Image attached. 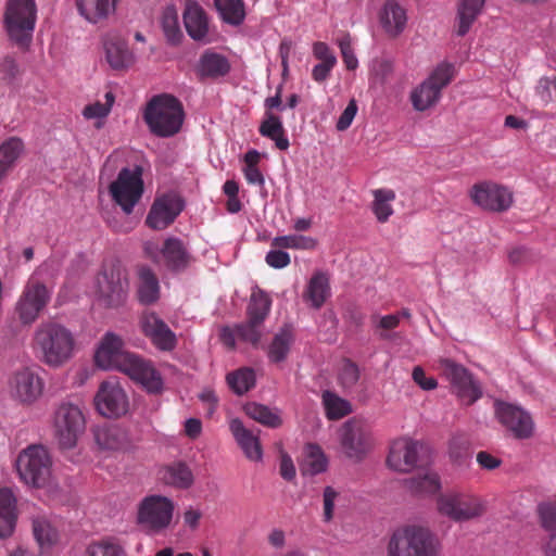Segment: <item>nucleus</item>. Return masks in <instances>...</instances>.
I'll return each mask as SVG.
<instances>
[{"label":"nucleus","mask_w":556,"mask_h":556,"mask_svg":"<svg viewBox=\"0 0 556 556\" xmlns=\"http://www.w3.org/2000/svg\"><path fill=\"white\" fill-rule=\"evenodd\" d=\"M96 364L103 369H116L139 383L148 393L160 394L164 382L160 371L150 361L123 349V340L108 333L101 341L94 356Z\"/></svg>","instance_id":"nucleus-1"},{"label":"nucleus","mask_w":556,"mask_h":556,"mask_svg":"<svg viewBox=\"0 0 556 556\" xmlns=\"http://www.w3.org/2000/svg\"><path fill=\"white\" fill-rule=\"evenodd\" d=\"M75 343L72 331L58 323L41 324L34 336L41 362L52 368L63 366L73 357Z\"/></svg>","instance_id":"nucleus-2"},{"label":"nucleus","mask_w":556,"mask_h":556,"mask_svg":"<svg viewBox=\"0 0 556 556\" xmlns=\"http://www.w3.org/2000/svg\"><path fill=\"white\" fill-rule=\"evenodd\" d=\"M143 119L156 137L169 138L178 134L185 119L182 103L168 93L151 98L143 112Z\"/></svg>","instance_id":"nucleus-3"},{"label":"nucleus","mask_w":556,"mask_h":556,"mask_svg":"<svg viewBox=\"0 0 556 556\" xmlns=\"http://www.w3.org/2000/svg\"><path fill=\"white\" fill-rule=\"evenodd\" d=\"M442 544L429 528L407 525L397 528L388 543L389 556H441Z\"/></svg>","instance_id":"nucleus-4"},{"label":"nucleus","mask_w":556,"mask_h":556,"mask_svg":"<svg viewBox=\"0 0 556 556\" xmlns=\"http://www.w3.org/2000/svg\"><path fill=\"white\" fill-rule=\"evenodd\" d=\"M37 21L35 0H8L3 25L8 37L20 49L27 50L31 43Z\"/></svg>","instance_id":"nucleus-5"},{"label":"nucleus","mask_w":556,"mask_h":556,"mask_svg":"<svg viewBox=\"0 0 556 556\" xmlns=\"http://www.w3.org/2000/svg\"><path fill=\"white\" fill-rule=\"evenodd\" d=\"M437 509L440 515L455 522H464L483 516L486 506L485 502L476 494L447 491L437 497Z\"/></svg>","instance_id":"nucleus-6"},{"label":"nucleus","mask_w":556,"mask_h":556,"mask_svg":"<svg viewBox=\"0 0 556 556\" xmlns=\"http://www.w3.org/2000/svg\"><path fill=\"white\" fill-rule=\"evenodd\" d=\"M174 502L163 495H148L138 505L137 523L148 534H161L172 525Z\"/></svg>","instance_id":"nucleus-7"},{"label":"nucleus","mask_w":556,"mask_h":556,"mask_svg":"<svg viewBox=\"0 0 556 556\" xmlns=\"http://www.w3.org/2000/svg\"><path fill=\"white\" fill-rule=\"evenodd\" d=\"M52 459L42 445H29L17 456L16 469L21 480L34 488H43L51 477Z\"/></svg>","instance_id":"nucleus-8"},{"label":"nucleus","mask_w":556,"mask_h":556,"mask_svg":"<svg viewBox=\"0 0 556 556\" xmlns=\"http://www.w3.org/2000/svg\"><path fill=\"white\" fill-rule=\"evenodd\" d=\"M454 77V67L448 63L439 64L429 77L417 86L410 93V102L416 111L424 112L435 105L441 91Z\"/></svg>","instance_id":"nucleus-9"},{"label":"nucleus","mask_w":556,"mask_h":556,"mask_svg":"<svg viewBox=\"0 0 556 556\" xmlns=\"http://www.w3.org/2000/svg\"><path fill=\"white\" fill-rule=\"evenodd\" d=\"M52 290L35 276L29 277L15 304V312L23 325L34 324L51 300Z\"/></svg>","instance_id":"nucleus-10"},{"label":"nucleus","mask_w":556,"mask_h":556,"mask_svg":"<svg viewBox=\"0 0 556 556\" xmlns=\"http://www.w3.org/2000/svg\"><path fill=\"white\" fill-rule=\"evenodd\" d=\"M54 437L62 450L73 448L85 430V417L77 405L64 402L53 418Z\"/></svg>","instance_id":"nucleus-11"},{"label":"nucleus","mask_w":556,"mask_h":556,"mask_svg":"<svg viewBox=\"0 0 556 556\" xmlns=\"http://www.w3.org/2000/svg\"><path fill=\"white\" fill-rule=\"evenodd\" d=\"M437 368L450 381L453 392L466 405H471L481 397L480 384L462 364L451 358H440Z\"/></svg>","instance_id":"nucleus-12"},{"label":"nucleus","mask_w":556,"mask_h":556,"mask_svg":"<svg viewBox=\"0 0 556 556\" xmlns=\"http://www.w3.org/2000/svg\"><path fill=\"white\" fill-rule=\"evenodd\" d=\"M341 446L349 458L361 460L374 447L370 424L362 418H351L341 427Z\"/></svg>","instance_id":"nucleus-13"},{"label":"nucleus","mask_w":556,"mask_h":556,"mask_svg":"<svg viewBox=\"0 0 556 556\" xmlns=\"http://www.w3.org/2000/svg\"><path fill=\"white\" fill-rule=\"evenodd\" d=\"M109 189L113 200L122 207L123 212L132 213L144 190L141 167L121 169L116 180L110 185Z\"/></svg>","instance_id":"nucleus-14"},{"label":"nucleus","mask_w":556,"mask_h":556,"mask_svg":"<svg viewBox=\"0 0 556 556\" xmlns=\"http://www.w3.org/2000/svg\"><path fill=\"white\" fill-rule=\"evenodd\" d=\"M494 412L502 426L509 430L517 439H528L533 433V420L521 407L496 401Z\"/></svg>","instance_id":"nucleus-15"},{"label":"nucleus","mask_w":556,"mask_h":556,"mask_svg":"<svg viewBox=\"0 0 556 556\" xmlns=\"http://www.w3.org/2000/svg\"><path fill=\"white\" fill-rule=\"evenodd\" d=\"M422 445L409 438H399L390 444L387 456V465L389 468L408 472L418 466L420 462V451Z\"/></svg>","instance_id":"nucleus-16"},{"label":"nucleus","mask_w":556,"mask_h":556,"mask_svg":"<svg viewBox=\"0 0 556 556\" xmlns=\"http://www.w3.org/2000/svg\"><path fill=\"white\" fill-rule=\"evenodd\" d=\"M98 412L109 418L119 417L128 410V399L117 381H103L94 397Z\"/></svg>","instance_id":"nucleus-17"},{"label":"nucleus","mask_w":556,"mask_h":556,"mask_svg":"<svg viewBox=\"0 0 556 556\" xmlns=\"http://www.w3.org/2000/svg\"><path fill=\"white\" fill-rule=\"evenodd\" d=\"M141 330L151 343L162 352H172L177 346V337L167 324L154 312H146L140 318Z\"/></svg>","instance_id":"nucleus-18"},{"label":"nucleus","mask_w":556,"mask_h":556,"mask_svg":"<svg viewBox=\"0 0 556 556\" xmlns=\"http://www.w3.org/2000/svg\"><path fill=\"white\" fill-rule=\"evenodd\" d=\"M184 210L182 200L175 194H164L154 200L146 224L155 230H163L173 224Z\"/></svg>","instance_id":"nucleus-19"},{"label":"nucleus","mask_w":556,"mask_h":556,"mask_svg":"<svg viewBox=\"0 0 556 556\" xmlns=\"http://www.w3.org/2000/svg\"><path fill=\"white\" fill-rule=\"evenodd\" d=\"M471 198L479 206L495 212L506 211L513 203V193L506 187L492 182L475 185Z\"/></svg>","instance_id":"nucleus-20"},{"label":"nucleus","mask_w":556,"mask_h":556,"mask_svg":"<svg viewBox=\"0 0 556 556\" xmlns=\"http://www.w3.org/2000/svg\"><path fill=\"white\" fill-rule=\"evenodd\" d=\"M43 381L30 368H22L10 379L11 394L23 404H33L42 394Z\"/></svg>","instance_id":"nucleus-21"},{"label":"nucleus","mask_w":556,"mask_h":556,"mask_svg":"<svg viewBox=\"0 0 556 556\" xmlns=\"http://www.w3.org/2000/svg\"><path fill=\"white\" fill-rule=\"evenodd\" d=\"M164 264L169 271L182 273L194 261L184 242L178 238H167L161 249Z\"/></svg>","instance_id":"nucleus-22"},{"label":"nucleus","mask_w":556,"mask_h":556,"mask_svg":"<svg viewBox=\"0 0 556 556\" xmlns=\"http://www.w3.org/2000/svg\"><path fill=\"white\" fill-rule=\"evenodd\" d=\"M228 59L212 50H205L197 64L195 73L200 79H218L230 72Z\"/></svg>","instance_id":"nucleus-23"},{"label":"nucleus","mask_w":556,"mask_h":556,"mask_svg":"<svg viewBox=\"0 0 556 556\" xmlns=\"http://www.w3.org/2000/svg\"><path fill=\"white\" fill-rule=\"evenodd\" d=\"M184 23L188 35L195 41L205 40L208 34V17L204 9L189 1L184 12Z\"/></svg>","instance_id":"nucleus-24"},{"label":"nucleus","mask_w":556,"mask_h":556,"mask_svg":"<svg viewBox=\"0 0 556 556\" xmlns=\"http://www.w3.org/2000/svg\"><path fill=\"white\" fill-rule=\"evenodd\" d=\"M99 293L110 307L121 305L127 293V283L123 281L118 274L104 273L98 278Z\"/></svg>","instance_id":"nucleus-25"},{"label":"nucleus","mask_w":556,"mask_h":556,"mask_svg":"<svg viewBox=\"0 0 556 556\" xmlns=\"http://www.w3.org/2000/svg\"><path fill=\"white\" fill-rule=\"evenodd\" d=\"M229 429L247 458L253 462L262 459L263 451L258 438L247 429L240 419H232Z\"/></svg>","instance_id":"nucleus-26"},{"label":"nucleus","mask_w":556,"mask_h":556,"mask_svg":"<svg viewBox=\"0 0 556 556\" xmlns=\"http://www.w3.org/2000/svg\"><path fill=\"white\" fill-rule=\"evenodd\" d=\"M485 0H459L456 5L454 30L458 37L468 34L481 14Z\"/></svg>","instance_id":"nucleus-27"},{"label":"nucleus","mask_w":556,"mask_h":556,"mask_svg":"<svg viewBox=\"0 0 556 556\" xmlns=\"http://www.w3.org/2000/svg\"><path fill=\"white\" fill-rule=\"evenodd\" d=\"M105 56L114 70H124L134 63V55L125 39L117 35H109L104 41Z\"/></svg>","instance_id":"nucleus-28"},{"label":"nucleus","mask_w":556,"mask_h":556,"mask_svg":"<svg viewBox=\"0 0 556 556\" xmlns=\"http://www.w3.org/2000/svg\"><path fill=\"white\" fill-rule=\"evenodd\" d=\"M17 519L16 498L9 488L0 489V538L10 536Z\"/></svg>","instance_id":"nucleus-29"},{"label":"nucleus","mask_w":556,"mask_h":556,"mask_svg":"<svg viewBox=\"0 0 556 556\" xmlns=\"http://www.w3.org/2000/svg\"><path fill=\"white\" fill-rule=\"evenodd\" d=\"M407 21L405 9L396 0H388L380 14V22L384 30L397 36L405 28Z\"/></svg>","instance_id":"nucleus-30"},{"label":"nucleus","mask_w":556,"mask_h":556,"mask_svg":"<svg viewBox=\"0 0 556 556\" xmlns=\"http://www.w3.org/2000/svg\"><path fill=\"white\" fill-rule=\"evenodd\" d=\"M138 275V299L142 304H152L160 296V283L154 271L147 265L137 268Z\"/></svg>","instance_id":"nucleus-31"},{"label":"nucleus","mask_w":556,"mask_h":556,"mask_svg":"<svg viewBox=\"0 0 556 556\" xmlns=\"http://www.w3.org/2000/svg\"><path fill=\"white\" fill-rule=\"evenodd\" d=\"M116 0H77V10L88 22L97 24L115 11Z\"/></svg>","instance_id":"nucleus-32"},{"label":"nucleus","mask_w":556,"mask_h":556,"mask_svg":"<svg viewBox=\"0 0 556 556\" xmlns=\"http://www.w3.org/2000/svg\"><path fill=\"white\" fill-rule=\"evenodd\" d=\"M97 444L103 450H121L128 443L126 432L114 425L98 426L93 430Z\"/></svg>","instance_id":"nucleus-33"},{"label":"nucleus","mask_w":556,"mask_h":556,"mask_svg":"<svg viewBox=\"0 0 556 556\" xmlns=\"http://www.w3.org/2000/svg\"><path fill=\"white\" fill-rule=\"evenodd\" d=\"M160 479L167 485L177 489H188L193 483L191 469L181 462L173 463L163 467L160 472Z\"/></svg>","instance_id":"nucleus-34"},{"label":"nucleus","mask_w":556,"mask_h":556,"mask_svg":"<svg viewBox=\"0 0 556 556\" xmlns=\"http://www.w3.org/2000/svg\"><path fill=\"white\" fill-rule=\"evenodd\" d=\"M258 131L263 137L275 141V146L279 150H288L290 142L279 116L271 112H266L265 119L260 125Z\"/></svg>","instance_id":"nucleus-35"},{"label":"nucleus","mask_w":556,"mask_h":556,"mask_svg":"<svg viewBox=\"0 0 556 556\" xmlns=\"http://www.w3.org/2000/svg\"><path fill=\"white\" fill-rule=\"evenodd\" d=\"M24 142L18 137H10L0 144V181L14 167L24 151Z\"/></svg>","instance_id":"nucleus-36"},{"label":"nucleus","mask_w":556,"mask_h":556,"mask_svg":"<svg viewBox=\"0 0 556 556\" xmlns=\"http://www.w3.org/2000/svg\"><path fill=\"white\" fill-rule=\"evenodd\" d=\"M214 7L225 24L240 26L245 20L244 0H214Z\"/></svg>","instance_id":"nucleus-37"},{"label":"nucleus","mask_w":556,"mask_h":556,"mask_svg":"<svg viewBox=\"0 0 556 556\" xmlns=\"http://www.w3.org/2000/svg\"><path fill=\"white\" fill-rule=\"evenodd\" d=\"M330 294L329 279L324 273H316L308 281L304 298L312 306L319 308Z\"/></svg>","instance_id":"nucleus-38"},{"label":"nucleus","mask_w":556,"mask_h":556,"mask_svg":"<svg viewBox=\"0 0 556 556\" xmlns=\"http://www.w3.org/2000/svg\"><path fill=\"white\" fill-rule=\"evenodd\" d=\"M244 413L253 420L268 428H278L282 425L278 409L269 408L266 405L251 402L243 406Z\"/></svg>","instance_id":"nucleus-39"},{"label":"nucleus","mask_w":556,"mask_h":556,"mask_svg":"<svg viewBox=\"0 0 556 556\" xmlns=\"http://www.w3.org/2000/svg\"><path fill=\"white\" fill-rule=\"evenodd\" d=\"M270 296L260 288L253 289L247 308L248 318L263 324L270 312Z\"/></svg>","instance_id":"nucleus-40"},{"label":"nucleus","mask_w":556,"mask_h":556,"mask_svg":"<svg viewBox=\"0 0 556 556\" xmlns=\"http://www.w3.org/2000/svg\"><path fill=\"white\" fill-rule=\"evenodd\" d=\"M326 416L329 420H339L352 413V405L349 401L340 397L334 392L326 390L321 395Z\"/></svg>","instance_id":"nucleus-41"},{"label":"nucleus","mask_w":556,"mask_h":556,"mask_svg":"<svg viewBox=\"0 0 556 556\" xmlns=\"http://www.w3.org/2000/svg\"><path fill=\"white\" fill-rule=\"evenodd\" d=\"M405 484L416 495L434 494L441 489L439 476L430 471L405 480Z\"/></svg>","instance_id":"nucleus-42"},{"label":"nucleus","mask_w":556,"mask_h":556,"mask_svg":"<svg viewBox=\"0 0 556 556\" xmlns=\"http://www.w3.org/2000/svg\"><path fill=\"white\" fill-rule=\"evenodd\" d=\"M293 339L291 327L285 326L281 328L279 332L275 334L268 348L269 359L275 363L282 362L289 353Z\"/></svg>","instance_id":"nucleus-43"},{"label":"nucleus","mask_w":556,"mask_h":556,"mask_svg":"<svg viewBox=\"0 0 556 556\" xmlns=\"http://www.w3.org/2000/svg\"><path fill=\"white\" fill-rule=\"evenodd\" d=\"M33 533L40 548H49L59 540V532L45 517H38L33 521Z\"/></svg>","instance_id":"nucleus-44"},{"label":"nucleus","mask_w":556,"mask_h":556,"mask_svg":"<svg viewBox=\"0 0 556 556\" xmlns=\"http://www.w3.org/2000/svg\"><path fill=\"white\" fill-rule=\"evenodd\" d=\"M372 212L380 223L388 222L393 214L391 203L395 200V192L391 189L374 190Z\"/></svg>","instance_id":"nucleus-45"},{"label":"nucleus","mask_w":556,"mask_h":556,"mask_svg":"<svg viewBox=\"0 0 556 556\" xmlns=\"http://www.w3.org/2000/svg\"><path fill=\"white\" fill-rule=\"evenodd\" d=\"M226 380L236 394L242 395L255 386V372L251 368L243 367L229 372Z\"/></svg>","instance_id":"nucleus-46"},{"label":"nucleus","mask_w":556,"mask_h":556,"mask_svg":"<svg viewBox=\"0 0 556 556\" xmlns=\"http://www.w3.org/2000/svg\"><path fill=\"white\" fill-rule=\"evenodd\" d=\"M271 247L278 249L313 250L316 247V240L302 235L280 236L273 239Z\"/></svg>","instance_id":"nucleus-47"},{"label":"nucleus","mask_w":556,"mask_h":556,"mask_svg":"<svg viewBox=\"0 0 556 556\" xmlns=\"http://www.w3.org/2000/svg\"><path fill=\"white\" fill-rule=\"evenodd\" d=\"M371 324L375 330V333L381 340H391L393 338L392 330L399 327L400 325V315H372Z\"/></svg>","instance_id":"nucleus-48"},{"label":"nucleus","mask_w":556,"mask_h":556,"mask_svg":"<svg viewBox=\"0 0 556 556\" xmlns=\"http://www.w3.org/2000/svg\"><path fill=\"white\" fill-rule=\"evenodd\" d=\"M162 28L168 42L176 45L182 38L178 14L174 8H167L162 15Z\"/></svg>","instance_id":"nucleus-49"},{"label":"nucleus","mask_w":556,"mask_h":556,"mask_svg":"<svg viewBox=\"0 0 556 556\" xmlns=\"http://www.w3.org/2000/svg\"><path fill=\"white\" fill-rule=\"evenodd\" d=\"M327 468V459L323 450L316 444H308L304 460V470L311 475H317Z\"/></svg>","instance_id":"nucleus-50"},{"label":"nucleus","mask_w":556,"mask_h":556,"mask_svg":"<svg viewBox=\"0 0 556 556\" xmlns=\"http://www.w3.org/2000/svg\"><path fill=\"white\" fill-rule=\"evenodd\" d=\"M85 556H126V553L118 543L105 539L90 543Z\"/></svg>","instance_id":"nucleus-51"},{"label":"nucleus","mask_w":556,"mask_h":556,"mask_svg":"<svg viewBox=\"0 0 556 556\" xmlns=\"http://www.w3.org/2000/svg\"><path fill=\"white\" fill-rule=\"evenodd\" d=\"M22 75V68L13 54H7L0 60V80L12 85Z\"/></svg>","instance_id":"nucleus-52"},{"label":"nucleus","mask_w":556,"mask_h":556,"mask_svg":"<svg viewBox=\"0 0 556 556\" xmlns=\"http://www.w3.org/2000/svg\"><path fill=\"white\" fill-rule=\"evenodd\" d=\"M535 97L543 106L556 101V75L553 78L544 76L539 79Z\"/></svg>","instance_id":"nucleus-53"},{"label":"nucleus","mask_w":556,"mask_h":556,"mask_svg":"<svg viewBox=\"0 0 556 556\" xmlns=\"http://www.w3.org/2000/svg\"><path fill=\"white\" fill-rule=\"evenodd\" d=\"M262 325L251 318L247 323L236 326V333L239 340L256 345L262 334Z\"/></svg>","instance_id":"nucleus-54"},{"label":"nucleus","mask_w":556,"mask_h":556,"mask_svg":"<svg viewBox=\"0 0 556 556\" xmlns=\"http://www.w3.org/2000/svg\"><path fill=\"white\" fill-rule=\"evenodd\" d=\"M114 101H115L114 94L112 92H106L105 93V103H101V102L97 101L94 103L86 105L83 111V115L87 119L106 117L111 112Z\"/></svg>","instance_id":"nucleus-55"},{"label":"nucleus","mask_w":556,"mask_h":556,"mask_svg":"<svg viewBox=\"0 0 556 556\" xmlns=\"http://www.w3.org/2000/svg\"><path fill=\"white\" fill-rule=\"evenodd\" d=\"M359 379L358 366L351 359H343L340 371L339 381L343 388L354 387Z\"/></svg>","instance_id":"nucleus-56"},{"label":"nucleus","mask_w":556,"mask_h":556,"mask_svg":"<svg viewBox=\"0 0 556 556\" xmlns=\"http://www.w3.org/2000/svg\"><path fill=\"white\" fill-rule=\"evenodd\" d=\"M538 514L544 529L556 530V504L546 502L538 506Z\"/></svg>","instance_id":"nucleus-57"},{"label":"nucleus","mask_w":556,"mask_h":556,"mask_svg":"<svg viewBox=\"0 0 556 556\" xmlns=\"http://www.w3.org/2000/svg\"><path fill=\"white\" fill-rule=\"evenodd\" d=\"M338 46L340 48L341 55H342L343 62L345 64V67L350 71L355 70L358 65V61H357V59L354 54V51L352 49L350 36L349 35L342 36L338 40Z\"/></svg>","instance_id":"nucleus-58"},{"label":"nucleus","mask_w":556,"mask_h":556,"mask_svg":"<svg viewBox=\"0 0 556 556\" xmlns=\"http://www.w3.org/2000/svg\"><path fill=\"white\" fill-rule=\"evenodd\" d=\"M265 261L268 266L276 269H281L290 264L291 258L289 253L282 251V249L274 248L267 252Z\"/></svg>","instance_id":"nucleus-59"},{"label":"nucleus","mask_w":556,"mask_h":556,"mask_svg":"<svg viewBox=\"0 0 556 556\" xmlns=\"http://www.w3.org/2000/svg\"><path fill=\"white\" fill-rule=\"evenodd\" d=\"M468 447L469 442L465 435H455L450 442V455L454 460L458 462L466 455Z\"/></svg>","instance_id":"nucleus-60"},{"label":"nucleus","mask_w":556,"mask_h":556,"mask_svg":"<svg viewBox=\"0 0 556 556\" xmlns=\"http://www.w3.org/2000/svg\"><path fill=\"white\" fill-rule=\"evenodd\" d=\"M356 113H357V104H356V101L354 99H352L348 103L344 111L341 113V115L337 122V125H336L337 129L339 131L346 130L351 126Z\"/></svg>","instance_id":"nucleus-61"},{"label":"nucleus","mask_w":556,"mask_h":556,"mask_svg":"<svg viewBox=\"0 0 556 556\" xmlns=\"http://www.w3.org/2000/svg\"><path fill=\"white\" fill-rule=\"evenodd\" d=\"M413 380L422 390H433L437 388L438 382L433 377H427L425 370L420 366H416L412 374Z\"/></svg>","instance_id":"nucleus-62"},{"label":"nucleus","mask_w":556,"mask_h":556,"mask_svg":"<svg viewBox=\"0 0 556 556\" xmlns=\"http://www.w3.org/2000/svg\"><path fill=\"white\" fill-rule=\"evenodd\" d=\"M313 53L315 58L323 63L331 62V64H337L336 55L331 52L330 48L325 42H315L313 46Z\"/></svg>","instance_id":"nucleus-63"},{"label":"nucleus","mask_w":556,"mask_h":556,"mask_svg":"<svg viewBox=\"0 0 556 556\" xmlns=\"http://www.w3.org/2000/svg\"><path fill=\"white\" fill-rule=\"evenodd\" d=\"M338 493L331 488L327 486L324 490V520L330 521L333 517L334 501Z\"/></svg>","instance_id":"nucleus-64"}]
</instances>
